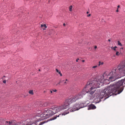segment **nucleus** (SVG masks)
Returning <instances> with one entry per match:
<instances>
[{
	"instance_id": "a19ab883",
	"label": "nucleus",
	"mask_w": 125,
	"mask_h": 125,
	"mask_svg": "<svg viewBox=\"0 0 125 125\" xmlns=\"http://www.w3.org/2000/svg\"><path fill=\"white\" fill-rule=\"evenodd\" d=\"M42 29H43V30H45V29H44V28H42Z\"/></svg>"
},
{
	"instance_id": "c85d7f7f",
	"label": "nucleus",
	"mask_w": 125,
	"mask_h": 125,
	"mask_svg": "<svg viewBox=\"0 0 125 125\" xmlns=\"http://www.w3.org/2000/svg\"><path fill=\"white\" fill-rule=\"evenodd\" d=\"M116 11L117 12H118L119 11V10H118V8H117V10H116Z\"/></svg>"
},
{
	"instance_id": "4be33fe9",
	"label": "nucleus",
	"mask_w": 125,
	"mask_h": 125,
	"mask_svg": "<svg viewBox=\"0 0 125 125\" xmlns=\"http://www.w3.org/2000/svg\"><path fill=\"white\" fill-rule=\"evenodd\" d=\"M120 54V53L118 52H117L116 53V55L117 56H118Z\"/></svg>"
},
{
	"instance_id": "20e7f679",
	"label": "nucleus",
	"mask_w": 125,
	"mask_h": 125,
	"mask_svg": "<svg viewBox=\"0 0 125 125\" xmlns=\"http://www.w3.org/2000/svg\"><path fill=\"white\" fill-rule=\"evenodd\" d=\"M116 69H113L109 73V75H108L109 79L108 80L107 79H104V75H102V76H100L99 77L98 79H99V78L100 77H102V76H103L104 78H103L104 80V82L103 83V85L104 83L107 84V83H106L108 81L112 82L115 81V80L117 78H118L117 76H118L119 73H118V72H116ZM108 84V83H107Z\"/></svg>"
},
{
	"instance_id": "a18cd8bd",
	"label": "nucleus",
	"mask_w": 125,
	"mask_h": 125,
	"mask_svg": "<svg viewBox=\"0 0 125 125\" xmlns=\"http://www.w3.org/2000/svg\"><path fill=\"white\" fill-rule=\"evenodd\" d=\"M39 71H40V69H39Z\"/></svg>"
},
{
	"instance_id": "cd10ccee",
	"label": "nucleus",
	"mask_w": 125,
	"mask_h": 125,
	"mask_svg": "<svg viewBox=\"0 0 125 125\" xmlns=\"http://www.w3.org/2000/svg\"><path fill=\"white\" fill-rule=\"evenodd\" d=\"M59 74H60V76H62V74L61 73V72L60 71L59 72Z\"/></svg>"
},
{
	"instance_id": "4c0bfd02",
	"label": "nucleus",
	"mask_w": 125,
	"mask_h": 125,
	"mask_svg": "<svg viewBox=\"0 0 125 125\" xmlns=\"http://www.w3.org/2000/svg\"><path fill=\"white\" fill-rule=\"evenodd\" d=\"M52 91H50V92H51V93H52Z\"/></svg>"
},
{
	"instance_id": "473e14b6",
	"label": "nucleus",
	"mask_w": 125,
	"mask_h": 125,
	"mask_svg": "<svg viewBox=\"0 0 125 125\" xmlns=\"http://www.w3.org/2000/svg\"><path fill=\"white\" fill-rule=\"evenodd\" d=\"M63 26H65V25H66V24H65V23H63Z\"/></svg>"
},
{
	"instance_id": "9b49d317",
	"label": "nucleus",
	"mask_w": 125,
	"mask_h": 125,
	"mask_svg": "<svg viewBox=\"0 0 125 125\" xmlns=\"http://www.w3.org/2000/svg\"><path fill=\"white\" fill-rule=\"evenodd\" d=\"M94 89H93L91 91L90 90V89L89 90H89V91H88V95L89 96V97H90H90H91V96H92L93 94L94 93V92H95V90H93Z\"/></svg>"
},
{
	"instance_id": "5701e85b",
	"label": "nucleus",
	"mask_w": 125,
	"mask_h": 125,
	"mask_svg": "<svg viewBox=\"0 0 125 125\" xmlns=\"http://www.w3.org/2000/svg\"><path fill=\"white\" fill-rule=\"evenodd\" d=\"M62 83V82L61 81H60L57 84H56V86H57L58 84H60V83Z\"/></svg>"
},
{
	"instance_id": "2f4dec72",
	"label": "nucleus",
	"mask_w": 125,
	"mask_h": 125,
	"mask_svg": "<svg viewBox=\"0 0 125 125\" xmlns=\"http://www.w3.org/2000/svg\"><path fill=\"white\" fill-rule=\"evenodd\" d=\"M79 60V59L78 58L77 59H76V62H78V60Z\"/></svg>"
},
{
	"instance_id": "f8f14e48",
	"label": "nucleus",
	"mask_w": 125,
	"mask_h": 125,
	"mask_svg": "<svg viewBox=\"0 0 125 125\" xmlns=\"http://www.w3.org/2000/svg\"><path fill=\"white\" fill-rule=\"evenodd\" d=\"M96 108V107L95 106L92 104H91L89 106V107L88 108V110H90L91 109H95Z\"/></svg>"
},
{
	"instance_id": "6ab92c4d",
	"label": "nucleus",
	"mask_w": 125,
	"mask_h": 125,
	"mask_svg": "<svg viewBox=\"0 0 125 125\" xmlns=\"http://www.w3.org/2000/svg\"><path fill=\"white\" fill-rule=\"evenodd\" d=\"M118 44L121 46H122V45L121 44V43L119 41H118Z\"/></svg>"
},
{
	"instance_id": "72a5a7b5",
	"label": "nucleus",
	"mask_w": 125,
	"mask_h": 125,
	"mask_svg": "<svg viewBox=\"0 0 125 125\" xmlns=\"http://www.w3.org/2000/svg\"><path fill=\"white\" fill-rule=\"evenodd\" d=\"M120 7V6L118 5L117 6V8L118 9Z\"/></svg>"
},
{
	"instance_id": "2eb2a0df",
	"label": "nucleus",
	"mask_w": 125,
	"mask_h": 125,
	"mask_svg": "<svg viewBox=\"0 0 125 125\" xmlns=\"http://www.w3.org/2000/svg\"><path fill=\"white\" fill-rule=\"evenodd\" d=\"M49 104V103L48 102H46L44 103L43 104V105L44 106H47Z\"/></svg>"
},
{
	"instance_id": "37998d69",
	"label": "nucleus",
	"mask_w": 125,
	"mask_h": 125,
	"mask_svg": "<svg viewBox=\"0 0 125 125\" xmlns=\"http://www.w3.org/2000/svg\"><path fill=\"white\" fill-rule=\"evenodd\" d=\"M45 92H46V91H44V93H45Z\"/></svg>"
},
{
	"instance_id": "f257e3e1",
	"label": "nucleus",
	"mask_w": 125,
	"mask_h": 125,
	"mask_svg": "<svg viewBox=\"0 0 125 125\" xmlns=\"http://www.w3.org/2000/svg\"><path fill=\"white\" fill-rule=\"evenodd\" d=\"M125 86V78L105 88L101 92L98 98L101 99L104 97L105 100L112 95H116L122 91Z\"/></svg>"
},
{
	"instance_id": "ddd939ff",
	"label": "nucleus",
	"mask_w": 125,
	"mask_h": 125,
	"mask_svg": "<svg viewBox=\"0 0 125 125\" xmlns=\"http://www.w3.org/2000/svg\"><path fill=\"white\" fill-rule=\"evenodd\" d=\"M62 82H64V84L66 85L67 84L68 82V80L67 79H66L65 80H63L61 81Z\"/></svg>"
},
{
	"instance_id": "412c9836",
	"label": "nucleus",
	"mask_w": 125,
	"mask_h": 125,
	"mask_svg": "<svg viewBox=\"0 0 125 125\" xmlns=\"http://www.w3.org/2000/svg\"><path fill=\"white\" fill-rule=\"evenodd\" d=\"M73 8V6H72L71 5L69 7V10L70 11H71L72 10V9Z\"/></svg>"
},
{
	"instance_id": "7ed1b4c3",
	"label": "nucleus",
	"mask_w": 125,
	"mask_h": 125,
	"mask_svg": "<svg viewBox=\"0 0 125 125\" xmlns=\"http://www.w3.org/2000/svg\"><path fill=\"white\" fill-rule=\"evenodd\" d=\"M87 106V104L85 103H81L80 104L76 103L74 104L72 108L68 109L62 114H60L58 115L54 116L51 120H52L55 119L57 117H62L63 115H65L69 113V111L70 112H73L76 110H78L80 108L85 107Z\"/></svg>"
},
{
	"instance_id": "c9c22d12",
	"label": "nucleus",
	"mask_w": 125,
	"mask_h": 125,
	"mask_svg": "<svg viewBox=\"0 0 125 125\" xmlns=\"http://www.w3.org/2000/svg\"><path fill=\"white\" fill-rule=\"evenodd\" d=\"M108 41L109 42H110L111 41V40L110 39H108Z\"/></svg>"
},
{
	"instance_id": "9d476101",
	"label": "nucleus",
	"mask_w": 125,
	"mask_h": 125,
	"mask_svg": "<svg viewBox=\"0 0 125 125\" xmlns=\"http://www.w3.org/2000/svg\"><path fill=\"white\" fill-rule=\"evenodd\" d=\"M53 115L60 111L59 106L57 107H53L51 108Z\"/></svg>"
},
{
	"instance_id": "7c9ffc66",
	"label": "nucleus",
	"mask_w": 125,
	"mask_h": 125,
	"mask_svg": "<svg viewBox=\"0 0 125 125\" xmlns=\"http://www.w3.org/2000/svg\"><path fill=\"white\" fill-rule=\"evenodd\" d=\"M101 62H99V66L100 65V64H101Z\"/></svg>"
},
{
	"instance_id": "f3484780",
	"label": "nucleus",
	"mask_w": 125,
	"mask_h": 125,
	"mask_svg": "<svg viewBox=\"0 0 125 125\" xmlns=\"http://www.w3.org/2000/svg\"><path fill=\"white\" fill-rule=\"evenodd\" d=\"M41 27L42 28L43 27H44L45 28H47V26L45 24H44L43 25L41 24Z\"/></svg>"
},
{
	"instance_id": "4468645a",
	"label": "nucleus",
	"mask_w": 125,
	"mask_h": 125,
	"mask_svg": "<svg viewBox=\"0 0 125 125\" xmlns=\"http://www.w3.org/2000/svg\"><path fill=\"white\" fill-rule=\"evenodd\" d=\"M11 122V125H21L20 122L12 124V122Z\"/></svg>"
},
{
	"instance_id": "ea45409f",
	"label": "nucleus",
	"mask_w": 125,
	"mask_h": 125,
	"mask_svg": "<svg viewBox=\"0 0 125 125\" xmlns=\"http://www.w3.org/2000/svg\"><path fill=\"white\" fill-rule=\"evenodd\" d=\"M123 48H121L120 49H123Z\"/></svg>"
},
{
	"instance_id": "f704fd0d",
	"label": "nucleus",
	"mask_w": 125,
	"mask_h": 125,
	"mask_svg": "<svg viewBox=\"0 0 125 125\" xmlns=\"http://www.w3.org/2000/svg\"><path fill=\"white\" fill-rule=\"evenodd\" d=\"M97 48V46H94V48L95 49L96 48Z\"/></svg>"
},
{
	"instance_id": "aec40b11",
	"label": "nucleus",
	"mask_w": 125,
	"mask_h": 125,
	"mask_svg": "<svg viewBox=\"0 0 125 125\" xmlns=\"http://www.w3.org/2000/svg\"><path fill=\"white\" fill-rule=\"evenodd\" d=\"M29 94L32 95L33 94V91L32 90H30L29 91Z\"/></svg>"
},
{
	"instance_id": "b1692460",
	"label": "nucleus",
	"mask_w": 125,
	"mask_h": 125,
	"mask_svg": "<svg viewBox=\"0 0 125 125\" xmlns=\"http://www.w3.org/2000/svg\"><path fill=\"white\" fill-rule=\"evenodd\" d=\"M52 91L54 92H56L57 91V90L56 89H53Z\"/></svg>"
},
{
	"instance_id": "393cba45",
	"label": "nucleus",
	"mask_w": 125,
	"mask_h": 125,
	"mask_svg": "<svg viewBox=\"0 0 125 125\" xmlns=\"http://www.w3.org/2000/svg\"><path fill=\"white\" fill-rule=\"evenodd\" d=\"M6 80H4L3 81V83H6Z\"/></svg>"
},
{
	"instance_id": "423d86ee",
	"label": "nucleus",
	"mask_w": 125,
	"mask_h": 125,
	"mask_svg": "<svg viewBox=\"0 0 125 125\" xmlns=\"http://www.w3.org/2000/svg\"><path fill=\"white\" fill-rule=\"evenodd\" d=\"M53 115L51 108L49 109L46 108L45 109L43 115L42 114H39V115H36L35 117L36 118L37 117H40L38 119H40L41 117L43 116V117H44V118H48Z\"/></svg>"
},
{
	"instance_id": "79ce46f5",
	"label": "nucleus",
	"mask_w": 125,
	"mask_h": 125,
	"mask_svg": "<svg viewBox=\"0 0 125 125\" xmlns=\"http://www.w3.org/2000/svg\"><path fill=\"white\" fill-rule=\"evenodd\" d=\"M88 13H89V12H88V11H87V14H88Z\"/></svg>"
},
{
	"instance_id": "0eeeda50",
	"label": "nucleus",
	"mask_w": 125,
	"mask_h": 125,
	"mask_svg": "<svg viewBox=\"0 0 125 125\" xmlns=\"http://www.w3.org/2000/svg\"><path fill=\"white\" fill-rule=\"evenodd\" d=\"M120 74L124 76L125 74V62L123 64L119 65L117 67Z\"/></svg>"
},
{
	"instance_id": "1a4fd4ad",
	"label": "nucleus",
	"mask_w": 125,
	"mask_h": 125,
	"mask_svg": "<svg viewBox=\"0 0 125 125\" xmlns=\"http://www.w3.org/2000/svg\"><path fill=\"white\" fill-rule=\"evenodd\" d=\"M21 125H31L33 124L30 119H27L26 120L20 122Z\"/></svg>"
},
{
	"instance_id": "58836bf2",
	"label": "nucleus",
	"mask_w": 125,
	"mask_h": 125,
	"mask_svg": "<svg viewBox=\"0 0 125 125\" xmlns=\"http://www.w3.org/2000/svg\"><path fill=\"white\" fill-rule=\"evenodd\" d=\"M103 64V62H102V63H101V64L102 65V64Z\"/></svg>"
},
{
	"instance_id": "bb28decb",
	"label": "nucleus",
	"mask_w": 125,
	"mask_h": 125,
	"mask_svg": "<svg viewBox=\"0 0 125 125\" xmlns=\"http://www.w3.org/2000/svg\"><path fill=\"white\" fill-rule=\"evenodd\" d=\"M56 70L57 72L58 73H59V72L60 71H59V70L57 69H56Z\"/></svg>"
},
{
	"instance_id": "39448f33",
	"label": "nucleus",
	"mask_w": 125,
	"mask_h": 125,
	"mask_svg": "<svg viewBox=\"0 0 125 125\" xmlns=\"http://www.w3.org/2000/svg\"><path fill=\"white\" fill-rule=\"evenodd\" d=\"M77 97H74L68 98L65 101L64 103L61 106H59L60 111H62L63 110L66 109L68 106L72 103L75 102L77 99L78 98Z\"/></svg>"
},
{
	"instance_id": "c756f323",
	"label": "nucleus",
	"mask_w": 125,
	"mask_h": 125,
	"mask_svg": "<svg viewBox=\"0 0 125 125\" xmlns=\"http://www.w3.org/2000/svg\"><path fill=\"white\" fill-rule=\"evenodd\" d=\"M90 15H91V14H88V15H87V16L88 17H89L90 16Z\"/></svg>"
},
{
	"instance_id": "6e6552de",
	"label": "nucleus",
	"mask_w": 125,
	"mask_h": 125,
	"mask_svg": "<svg viewBox=\"0 0 125 125\" xmlns=\"http://www.w3.org/2000/svg\"><path fill=\"white\" fill-rule=\"evenodd\" d=\"M89 91V90H87L86 89H84V88H83L81 93L73 96V98L77 97V98H78L77 99V100L79 99H80L82 98L83 95H85L86 93H88V91Z\"/></svg>"
},
{
	"instance_id": "e433bc0d",
	"label": "nucleus",
	"mask_w": 125,
	"mask_h": 125,
	"mask_svg": "<svg viewBox=\"0 0 125 125\" xmlns=\"http://www.w3.org/2000/svg\"><path fill=\"white\" fill-rule=\"evenodd\" d=\"M84 61H84V60H82V62H84Z\"/></svg>"
},
{
	"instance_id": "c03bdc74",
	"label": "nucleus",
	"mask_w": 125,
	"mask_h": 125,
	"mask_svg": "<svg viewBox=\"0 0 125 125\" xmlns=\"http://www.w3.org/2000/svg\"><path fill=\"white\" fill-rule=\"evenodd\" d=\"M3 77H5V75H4V76H3Z\"/></svg>"
},
{
	"instance_id": "a211bd4d",
	"label": "nucleus",
	"mask_w": 125,
	"mask_h": 125,
	"mask_svg": "<svg viewBox=\"0 0 125 125\" xmlns=\"http://www.w3.org/2000/svg\"><path fill=\"white\" fill-rule=\"evenodd\" d=\"M117 47L116 46H115L114 47H111V49H112L114 50H115V51H116V48H117Z\"/></svg>"
},
{
	"instance_id": "a878e982",
	"label": "nucleus",
	"mask_w": 125,
	"mask_h": 125,
	"mask_svg": "<svg viewBox=\"0 0 125 125\" xmlns=\"http://www.w3.org/2000/svg\"><path fill=\"white\" fill-rule=\"evenodd\" d=\"M97 67V66L96 65L92 67L93 68H96Z\"/></svg>"
},
{
	"instance_id": "f03ea898",
	"label": "nucleus",
	"mask_w": 125,
	"mask_h": 125,
	"mask_svg": "<svg viewBox=\"0 0 125 125\" xmlns=\"http://www.w3.org/2000/svg\"><path fill=\"white\" fill-rule=\"evenodd\" d=\"M103 76H102V77H100L99 79H94V78L90 79L84 87V89L88 90V88L92 85V86L90 88L91 91L95 88L100 87L102 85L104 82V80L103 79Z\"/></svg>"
},
{
	"instance_id": "dca6fc26",
	"label": "nucleus",
	"mask_w": 125,
	"mask_h": 125,
	"mask_svg": "<svg viewBox=\"0 0 125 125\" xmlns=\"http://www.w3.org/2000/svg\"><path fill=\"white\" fill-rule=\"evenodd\" d=\"M47 122V121H43L42 122H41L39 124V125H42L43 124H44L45 123H46Z\"/></svg>"
}]
</instances>
